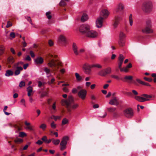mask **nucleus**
I'll return each instance as SVG.
<instances>
[{"mask_svg": "<svg viewBox=\"0 0 156 156\" xmlns=\"http://www.w3.org/2000/svg\"><path fill=\"white\" fill-rule=\"evenodd\" d=\"M73 102V97L72 95H70L68 97L67 99L66 100L62 99L61 103L62 105L66 107L67 108L68 111L70 112L71 111V107L75 109L78 106V105L77 104H75L72 106V104Z\"/></svg>", "mask_w": 156, "mask_h": 156, "instance_id": "obj_1", "label": "nucleus"}, {"mask_svg": "<svg viewBox=\"0 0 156 156\" xmlns=\"http://www.w3.org/2000/svg\"><path fill=\"white\" fill-rule=\"evenodd\" d=\"M109 14L108 11L106 9L102 10L100 14V17L96 21V26L98 28H100L102 26L104 19L107 18Z\"/></svg>", "mask_w": 156, "mask_h": 156, "instance_id": "obj_2", "label": "nucleus"}, {"mask_svg": "<svg viewBox=\"0 0 156 156\" xmlns=\"http://www.w3.org/2000/svg\"><path fill=\"white\" fill-rule=\"evenodd\" d=\"M48 66L51 68V70L53 72H57L59 66H61V63L56 60L52 59L50 60L48 63Z\"/></svg>", "mask_w": 156, "mask_h": 156, "instance_id": "obj_3", "label": "nucleus"}, {"mask_svg": "<svg viewBox=\"0 0 156 156\" xmlns=\"http://www.w3.org/2000/svg\"><path fill=\"white\" fill-rule=\"evenodd\" d=\"M152 4L151 1H146L143 4L142 9L145 12L149 13L151 12L152 9Z\"/></svg>", "mask_w": 156, "mask_h": 156, "instance_id": "obj_4", "label": "nucleus"}, {"mask_svg": "<svg viewBox=\"0 0 156 156\" xmlns=\"http://www.w3.org/2000/svg\"><path fill=\"white\" fill-rule=\"evenodd\" d=\"M90 29V27L89 25L84 24L80 26L79 31L82 34L86 36Z\"/></svg>", "mask_w": 156, "mask_h": 156, "instance_id": "obj_5", "label": "nucleus"}, {"mask_svg": "<svg viewBox=\"0 0 156 156\" xmlns=\"http://www.w3.org/2000/svg\"><path fill=\"white\" fill-rule=\"evenodd\" d=\"M141 30L143 33H144L149 34L152 33L153 30L151 29L150 21H148L146 22V25L141 28Z\"/></svg>", "mask_w": 156, "mask_h": 156, "instance_id": "obj_6", "label": "nucleus"}, {"mask_svg": "<svg viewBox=\"0 0 156 156\" xmlns=\"http://www.w3.org/2000/svg\"><path fill=\"white\" fill-rule=\"evenodd\" d=\"M142 96L145 97L146 98H144L139 96H135L134 97V98L135 99L139 101L143 102L149 100H150L149 99V98H152V96L145 94H143L142 95Z\"/></svg>", "mask_w": 156, "mask_h": 156, "instance_id": "obj_7", "label": "nucleus"}, {"mask_svg": "<svg viewBox=\"0 0 156 156\" xmlns=\"http://www.w3.org/2000/svg\"><path fill=\"white\" fill-rule=\"evenodd\" d=\"M123 114L125 117L127 118H131L133 115V110L131 108H127L124 111Z\"/></svg>", "mask_w": 156, "mask_h": 156, "instance_id": "obj_8", "label": "nucleus"}, {"mask_svg": "<svg viewBox=\"0 0 156 156\" xmlns=\"http://www.w3.org/2000/svg\"><path fill=\"white\" fill-rule=\"evenodd\" d=\"M125 35L122 32H121L119 36V39L118 41L119 45L120 47H123L125 44Z\"/></svg>", "mask_w": 156, "mask_h": 156, "instance_id": "obj_9", "label": "nucleus"}, {"mask_svg": "<svg viewBox=\"0 0 156 156\" xmlns=\"http://www.w3.org/2000/svg\"><path fill=\"white\" fill-rule=\"evenodd\" d=\"M68 140L69 137L67 136H65L62 138L60 144L61 150L63 151L66 148L67 141Z\"/></svg>", "mask_w": 156, "mask_h": 156, "instance_id": "obj_10", "label": "nucleus"}, {"mask_svg": "<svg viewBox=\"0 0 156 156\" xmlns=\"http://www.w3.org/2000/svg\"><path fill=\"white\" fill-rule=\"evenodd\" d=\"M92 66H90L87 63L84 64L83 66V69L85 73L90 74L91 72V68Z\"/></svg>", "mask_w": 156, "mask_h": 156, "instance_id": "obj_11", "label": "nucleus"}, {"mask_svg": "<svg viewBox=\"0 0 156 156\" xmlns=\"http://www.w3.org/2000/svg\"><path fill=\"white\" fill-rule=\"evenodd\" d=\"M87 90L85 89L80 90L78 93L79 97L83 100H84L87 95Z\"/></svg>", "mask_w": 156, "mask_h": 156, "instance_id": "obj_12", "label": "nucleus"}, {"mask_svg": "<svg viewBox=\"0 0 156 156\" xmlns=\"http://www.w3.org/2000/svg\"><path fill=\"white\" fill-rule=\"evenodd\" d=\"M98 33L93 30L90 29L86 35V36L90 38H94L98 36Z\"/></svg>", "mask_w": 156, "mask_h": 156, "instance_id": "obj_13", "label": "nucleus"}, {"mask_svg": "<svg viewBox=\"0 0 156 156\" xmlns=\"http://www.w3.org/2000/svg\"><path fill=\"white\" fill-rule=\"evenodd\" d=\"M34 62L36 65H41L43 63L44 60L42 57L38 56L34 59Z\"/></svg>", "mask_w": 156, "mask_h": 156, "instance_id": "obj_14", "label": "nucleus"}, {"mask_svg": "<svg viewBox=\"0 0 156 156\" xmlns=\"http://www.w3.org/2000/svg\"><path fill=\"white\" fill-rule=\"evenodd\" d=\"M122 20V17L121 16H117L115 17V20L114 23V26L116 27L119 24L120 21Z\"/></svg>", "mask_w": 156, "mask_h": 156, "instance_id": "obj_15", "label": "nucleus"}, {"mask_svg": "<svg viewBox=\"0 0 156 156\" xmlns=\"http://www.w3.org/2000/svg\"><path fill=\"white\" fill-rule=\"evenodd\" d=\"M109 103L112 105H115L117 106L119 104V103L116 97H113L112 99H111Z\"/></svg>", "mask_w": 156, "mask_h": 156, "instance_id": "obj_16", "label": "nucleus"}, {"mask_svg": "<svg viewBox=\"0 0 156 156\" xmlns=\"http://www.w3.org/2000/svg\"><path fill=\"white\" fill-rule=\"evenodd\" d=\"M14 67L16 69L14 72V75L15 76H17L20 73V71L23 70V68L21 66H14Z\"/></svg>", "mask_w": 156, "mask_h": 156, "instance_id": "obj_17", "label": "nucleus"}, {"mask_svg": "<svg viewBox=\"0 0 156 156\" xmlns=\"http://www.w3.org/2000/svg\"><path fill=\"white\" fill-rule=\"evenodd\" d=\"M124 9V5L123 4L121 3H119L117 5L116 12H122L123 10Z\"/></svg>", "mask_w": 156, "mask_h": 156, "instance_id": "obj_18", "label": "nucleus"}, {"mask_svg": "<svg viewBox=\"0 0 156 156\" xmlns=\"http://www.w3.org/2000/svg\"><path fill=\"white\" fill-rule=\"evenodd\" d=\"M7 61L8 63L11 65L13 64L15 62L14 57L11 55L9 56L7 58Z\"/></svg>", "mask_w": 156, "mask_h": 156, "instance_id": "obj_19", "label": "nucleus"}, {"mask_svg": "<svg viewBox=\"0 0 156 156\" xmlns=\"http://www.w3.org/2000/svg\"><path fill=\"white\" fill-rule=\"evenodd\" d=\"M72 48L75 54L76 55H79V53L77 51V47L76 44L74 43H73L72 45Z\"/></svg>", "mask_w": 156, "mask_h": 156, "instance_id": "obj_20", "label": "nucleus"}, {"mask_svg": "<svg viewBox=\"0 0 156 156\" xmlns=\"http://www.w3.org/2000/svg\"><path fill=\"white\" fill-rule=\"evenodd\" d=\"M88 16L85 13L83 14L81 19V22H84L87 21L88 19Z\"/></svg>", "mask_w": 156, "mask_h": 156, "instance_id": "obj_21", "label": "nucleus"}, {"mask_svg": "<svg viewBox=\"0 0 156 156\" xmlns=\"http://www.w3.org/2000/svg\"><path fill=\"white\" fill-rule=\"evenodd\" d=\"M27 91L28 92L27 95L29 97H30L31 95L33 94V88L31 86H29L27 88Z\"/></svg>", "mask_w": 156, "mask_h": 156, "instance_id": "obj_22", "label": "nucleus"}, {"mask_svg": "<svg viewBox=\"0 0 156 156\" xmlns=\"http://www.w3.org/2000/svg\"><path fill=\"white\" fill-rule=\"evenodd\" d=\"M25 124L27 126L26 128L31 131H34V129L33 127L30 125V123L27 122V121L25 122Z\"/></svg>", "mask_w": 156, "mask_h": 156, "instance_id": "obj_23", "label": "nucleus"}, {"mask_svg": "<svg viewBox=\"0 0 156 156\" xmlns=\"http://www.w3.org/2000/svg\"><path fill=\"white\" fill-rule=\"evenodd\" d=\"M59 41L64 44L66 43V41L65 37L63 35H61L59 37Z\"/></svg>", "mask_w": 156, "mask_h": 156, "instance_id": "obj_24", "label": "nucleus"}, {"mask_svg": "<svg viewBox=\"0 0 156 156\" xmlns=\"http://www.w3.org/2000/svg\"><path fill=\"white\" fill-rule=\"evenodd\" d=\"M13 72L10 70H8L6 71L5 75L6 76H9L13 75Z\"/></svg>", "mask_w": 156, "mask_h": 156, "instance_id": "obj_25", "label": "nucleus"}, {"mask_svg": "<svg viewBox=\"0 0 156 156\" xmlns=\"http://www.w3.org/2000/svg\"><path fill=\"white\" fill-rule=\"evenodd\" d=\"M5 48L4 46L2 45H0V56L2 55L5 51Z\"/></svg>", "mask_w": 156, "mask_h": 156, "instance_id": "obj_26", "label": "nucleus"}, {"mask_svg": "<svg viewBox=\"0 0 156 156\" xmlns=\"http://www.w3.org/2000/svg\"><path fill=\"white\" fill-rule=\"evenodd\" d=\"M105 72V69H104L100 71L99 72L98 74V75L101 76H105L107 75Z\"/></svg>", "mask_w": 156, "mask_h": 156, "instance_id": "obj_27", "label": "nucleus"}, {"mask_svg": "<svg viewBox=\"0 0 156 156\" xmlns=\"http://www.w3.org/2000/svg\"><path fill=\"white\" fill-rule=\"evenodd\" d=\"M75 75L77 81L80 82L82 80V77L78 73H75Z\"/></svg>", "mask_w": 156, "mask_h": 156, "instance_id": "obj_28", "label": "nucleus"}, {"mask_svg": "<svg viewBox=\"0 0 156 156\" xmlns=\"http://www.w3.org/2000/svg\"><path fill=\"white\" fill-rule=\"evenodd\" d=\"M15 127L16 129V131L18 132L22 130L23 129L22 126L21 124H20L19 126L16 125H15Z\"/></svg>", "mask_w": 156, "mask_h": 156, "instance_id": "obj_29", "label": "nucleus"}, {"mask_svg": "<svg viewBox=\"0 0 156 156\" xmlns=\"http://www.w3.org/2000/svg\"><path fill=\"white\" fill-rule=\"evenodd\" d=\"M14 141L16 144H19L23 142V140L20 138H16L14 140Z\"/></svg>", "mask_w": 156, "mask_h": 156, "instance_id": "obj_30", "label": "nucleus"}, {"mask_svg": "<svg viewBox=\"0 0 156 156\" xmlns=\"http://www.w3.org/2000/svg\"><path fill=\"white\" fill-rule=\"evenodd\" d=\"M116 108H115L113 107H110L108 108H107L108 111L109 112H114L116 110Z\"/></svg>", "mask_w": 156, "mask_h": 156, "instance_id": "obj_31", "label": "nucleus"}, {"mask_svg": "<svg viewBox=\"0 0 156 156\" xmlns=\"http://www.w3.org/2000/svg\"><path fill=\"white\" fill-rule=\"evenodd\" d=\"M125 58L124 57L122 54H120L118 58V61L123 62Z\"/></svg>", "mask_w": 156, "mask_h": 156, "instance_id": "obj_32", "label": "nucleus"}, {"mask_svg": "<svg viewBox=\"0 0 156 156\" xmlns=\"http://www.w3.org/2000/svg\"><path fill=\"white\" fill-rule=\"evenodd\" d=\"M132 64L129 63L128 65H127L125 67V72H127L129 71L128 69L132 67Z\"/></svg>", "mask_w": 156, "mask_h": 156, "instance_id": "obj_33", "label": "nucleus"}, {"mask_svg": "<svg viewBox=\"0 0 156 156\" xmlns=\"http://www.w3.org/2000/svg\"><path fill=\"white\" fill-rule=\"evenodd\" d=\"M52 142L55 145H58L60 143V141L59 139L55 140L54 139H52Z\"/></svg>", "mask_w": 156, "mask_h": 156, "instance_id": "obj_34", "label": "nucleus"}, {"mask_svg": "<svg viewBox=\"0 0 156 156\" xmlns=\"http://www.w3.org/2000/svg\"><path fill=\"white\" fill-rule=\"evenodd\" d=\"M69 123V120L66 118L63 119L62 121V125H63Z\"/></svg>", "mask_w": 156, "mask_h": 156, "instance_id": "obj_35", "label": "nucleus"}, {"mask_svg": "<svg viewBox=\"0 0 156 156\" xmlns=\"http://www.w3.org/2000/svg\"><path fill=\"white\" fill-rule=\"evenodd\" d=\"M129 21L130 25L132 26L133 24V21L132 18V14L130 15L129 17Z\"/></svg>", "mask_w": 156, "mask_h": 156, "instance_id": "obj_36", "label": "nucleus"}, {"mask_svg": "<svg viewBox=\"0 0 156 156\" xmlns=\"http://www.w3.org/2000/svg\"><path fill=\"white\" fill-rule=\"evenodd\" d=\"M105 70L107 75L110 73L112 71V69L110 67H108Z\"/></svg>", "mask_w": 156, "mask_h": 156, "instance_id": "obj_37", "label": "nucleus"}, {"mask_svg": "<svg viewBox=\"0 0 156 156\" xmlns=\"http://www.w3.org/2000/svg\"><path fill=\"white\" fill-rule=\"evenodd\" d=\"M44 71L46 73L47 75L49 74L51 70L47 67H45L44 69Z\"/></svg>", "mask_w": 156, "mask_h": 156, "instance_id": "obj_38", "label": "nucleus"}, {"mask_svg": "<svg viewBox=\"0 0 156 156\" xmlns=\"http://www.w3.org/2000/svg\"><path fill=\"white\" fill-rule=\"evenodd\" d=\"M61 117L60 116H55L54 115L52 116L51 118V119H54L55 121L57 119H60Z\"/></svg>", "mask_w": 156, "mask_h": 156, "instance_id": "obj_39", "label": "nucleus"}, {"mask_svg": "<svg viewBox=\"0 0 156 156\" xmlns=\"http://www.w3.org/2000/svg\"><path fill=\"white\" fill-rule=\"evenodd\" d=\"M46 16L47 18L49 19L50 20L52 16L51 15V12H47L46 13Z\"/></svg>", "mask_w": 156, "mask_h": 156, "instance_id": "obj_40", "label": "nucleus"}, {"mask_svg": "<svg viewBox=\"0 0 156 156\" xmlns=\"http://www.w3.org/2000/svg\"><path fill=\"white\" fill-rule=\"evenodd\" d=\"M27 136V134L24 132H20L19 133V136L20 137H23Z\"/></svg>", "mask_w": 156, "mask_h": 156, "instance_id": "obj_41", "label": "nucleus"}, {"mask_svg": "<svg viewBox=\"0 0 156 156\" xmlns=\"http://www.w3.org/2000/svg\"><path fill=\"white\" fill-rule=\"evenodd\" d=\"M124 79L126 81L128 80H131L133 79V76H126L124 77Z\"/></svg>", "mask_w": 156, "mask_h": 156, "instance_id": "obj_42", "label": "nucleus"}, {"mask_svg": "<svg viewBox=\"0 0 156 156\" xmlns=\"http://www.w3.org/2000/svg\"><path fill=\"white\" fill-rule=\"evenodd\" d=\"M59 5L61 6H65L66 5V4L63 0H62L60 1Z\"/></svg>", "mask_w": 156, "mask_h": 156, "instance_id": "obj_43", "label": "nucleus"}, {"mask_svg": "<svg viewBox=\"0 0 156 156\" xmlns=\"http://www.w3.org/2000/svg\"><path fill=\"white\" fill-rule=\"evenodd\" d=\"M151 76L153 78V80L154 83H156V73H153L151 74Z\"/></svg>", "mask_w": 156, "mask_h": 156, "instance_id": "obj_44", "label": "nucleus"}, {"mask_svg": "<svg viewBox=\"0 0 156 156\" xmlns=\"http://www.w3.org/2000/svg\"><path fill=\"white\" fill-rule=\"evenodd\" d=\"M47 126L45 124H42L40 126V128L43 130H44L46 128Z\"/></svg>", "mask_w": 156, "mask_h": 156, "instance_id": "obj_45", "label": "nucleus"}, {"mask_svg": "<svg viewBox=\"0 0 156 156\" xmlns=\"http://www.w3.org/2000/svg\"><path fill=\"white\" fill-rule=\"evenodd\" d=\"M51 127L53 129H55L56 128V124H55V122L54 121L52 122L51 124Z\"/></svg>", "mask_w": 156, "mask_h": 156, "instance_id": "obj_46", "label": "nucleus"}, {"mask_svg": "<svg viewBox=\"0 0 156 156\" xmlns=\"http://www.w3.org/2000/svg\"><path fill=\"white\" fill-rule=\"evenodd\" d=\"M41 140L44 143H46L47 141V137L45 136L43 137L41 139Z\"/></svg>", "mask_w": 156, "mask_h": 156, "instance_id": "obj_47", "label": "nucleus"}, {"mask_svg": "<svg viewBox=\"0 0 156 156\" xmlns=\"http://www.w3.org/2000/svg\"><path fill=\"white\" fill-rule=\"evenodd\" d=\"M48 92L46 91H44L41 94V98H43L45 96H46L47 95Z\"/></svg>", "mask_w": 156, "mask_h": 156, "instance_id": "obj_48", "label": "nucleus"}, {"mask_svg": "<svg viewBox=\"0 0 156 156\" xmlns=\"http://www.w3.org/2000/svg\"><path fill=\"white\" fill-rule=\"evenodd\" d=\"M25 86V83L24 82L22 81L20 82L19 84V87H22L23 86Z\"/></svg>", "mask_w": 156, "mask_h": 156, "instance_id": "obj_49", "label": "nucleus"}, {"mask_svg": "<svg viewBox=\"0 0 156 156\" xmlns=\"http://www.w3.org/2000/svg\"><path fill=\"white\" fill-rule=\"evenodd\" d=\"M20 65H23V62H19L16 64H15L14 65V66H19Z\"/></svg>", "mask_w": 156, "mask_h": 156, "instance_id": "obj_50", "label": "nucleus"}, {"mask_svg": "<svg viewBox=\"0 0 156 156\" xmlns=\"http://www.w3.org/2000/svg\"><path fill=\"white\" fill-rule=\"evenodd\" d=\"M91 103L92 104L94 105H93V107L94 108H99V106L98 104H96L94 105V103L93 102H92Z\"/></svg>", "mask_w": 156, "mask_h": 156, "instance_id": "obj_51", "label": "nucleus"}, {"mask_svg": "<svg viewBox=\"0 0 156 156\" xmlns=\"http://www.w3.org/2000/svg\"><path fill=\"white\" fill-rule=\"evenodd\" d=\"M26 19L32 25V23L31 22V20L30 18V16H27L25 17Z\"/></svg>", "mask_w": 156, "mask_h": 156, "instance_id": "obj_52", "label": "nucleus"}, {"mask_svg": "<svg viewBox=\"0 0 156 156\" xmlns=\"http://www.w3.org/2000/svg\"><path fill=\"white\" fill-rule=\"evenodd\" d=\"M48 43L50 46H52L54 44V43L53 41L51 40H49Z\"/></svg>", "mask_w": 156, "mask_h": 156, "instance_id": "obj_53", "label": "nucleus"}, {"mask_svg": "<svg viewBox=\"0 0 156 156\" xmlns=\"http://www.w3.org/2000/svg\"><path fill=\"white\" fill-rule=\"evenodd\" d=\"M12 26V23L10 21H8L7 25L6 26V27L7 28H9V27H11Z\"/></svg>", "mask_w": 156, "mask_h": 156, "instance_id": "obj_54", "label": "nucleus"}, {"mask_svg": "<svg viewBox=\"0 0 156 156\" xmlns=\"http://www.w3.org/2000/svg\"><path fill=\"white\" fill-rule=\"evenodd\" d=\"M144 79L146 81H149V82H151L152 81V79L151 78H148L146 77H144Z\"/></svg>", "mask_w": 156, "mask_h": 156, "instance_id": "obj_55", "label": "nucleus"}, {"mask_svg": "<svg viewBox=\"0 0 156 156\" xmlns=\"http://www.w3.org/2000/svg\"><path fill=\"white\" fill-rule=\"evenodd\" d=\"M9 36L12 38H14L15 37V34L14 32H11Z\"/></svg>", "mask_w": 156, "mask_h": 156, "instance_id": "obj_56", "label": "nucleus"}, {"mask_svg": "<svg viewBox=\"0 0 156 156\" xmlns=\"http://www.w3.org/2000/svg\"><path fill=\"white\" fill-rule=\"evenodd\" d=\"M97 67L100 68H101L102 67V66L99 64L94 65L92 66V67Z\"/></svg>", "mask_w": 156, "mask_h": 156, "instance_id": "obj_57", "label": "nucleus"}, {"mask_svg": "<svg viewBox=\"0 0 156 156\" xmlns=\"http://www.w3.org/2000/svg\"><path fill=\"white\" fill-rule=\"evenodd\" d=\"M111 76L112 78H114L115 79H117V80H119V77L118 76H116V75H112Z\"/></svg>", "mask_w": 156, "mask_h": 156, "instance_id": "obj_58", "label": "nucleus"}, {"mask_svg": "<svg viewBox=\"0 0 156 156\" xmlns=\"http://www.w3.org/2000/svg\"><path fill=\"white\" fill-rule=\"evenodd\" d=\"M30 54L31 57H32V58H34L35 57L34 54L32 51H30Z\"/></svg>", "mask_w": 156, "mask_h": 156, "instance_id": "obj_59", "label": "nucleus"}, {"mask_svg": "<svg viewBox=\"0 0 156 156\" xmlns=\"http://www.w3.org/2000/svg\"><path fill=\"white\" fill-rule=\"evenodd\" d=\"M43 142L41 140H38L36 143L37 144L40 145L43 144Z\"/></svg>", "mask_w": 156, "mask_h": 156, "instance_id": "obj_60", "label": "nucleus"}, {"mask_svg": "<svg viewBox=\"0 0 156 156\" xmlns=\"http://www.w3.org/2000/svg\"><path fill=\"white\" fill-rule=\"evenodd\" d=\"M132 94H133L134 95H136L138 94V92L135 90H132Z\"/></svg>", "mask_w": 156, "mask_h": 156, "instance_id": "obj_61", "label": "nucleus"}, {"mask_svg": "<svg viewBox=\"0 0 156 156\" xmlns=\"http://www.w3.org/2000/svg\"><path fill=\"white\" fill-rule=\"evenodd\" d=\"M123 62L118 61V64L119 68H120L122 66Z\"/></svg>", "mask_w": 156, "mask_h": 156, "instance_id": "obj_62", "label": "nucleus"}, {"mask_svg": "<svg viewBox=\"0 0 156 156\" xmlns=\"http://www.w3.org/2000/svg\"><path fill=\"white\" fill-rule=\"evenodd\" d=\"M28 66H29V64L28 63H27V64H24L23 66V69H26L28 67Z\"/></svg>", "mask_w": 156, "mask_h": 156, "instance_id": "obj_63", "label": "nucleus"}, {"mask_svg": "<svg viewBox=\"0 0 156 156\" xmlns=\"http://www.w3.org/2000/svg\"><path fill=\"white\" fill-rule=\"evenodd\" d=\"M25 60L30 61L31 60L30 57L29 55H27L25 59Z\"/></svg>", "mask_w": 156, "mask_h": 156, "instance_id": "obj_64", "label": "nucleus"}]
</instances>
